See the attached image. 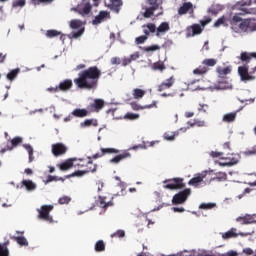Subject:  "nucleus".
<instances>
[{
	"label": "nucleus",
	"mask_w": 256,
	"mask_h": 256,
	"mask_svg": "<svg viewBox=\"0 0 256 256\" xmlns=\"http://www.w3.org/2000/svg\"><path fill=\"white\" fill-rule=\"evenodd\" d=\"M21 70L19 68H16L14 70H11L8 74H7V79L8 81H13L18 75H19V72Z\"/></svg>",
	"instance_id": "nucleus-44"
},
{
	"label": "nucleus",
	"mask_w": 256,
	"mask_h": 256,
	"mask_svg": "<svg viewBox=\"0 0 256 256\" xmlns=\"http://www.w3.org/2000/svg\"><path fill=\"white\" fill-rule=\"evenodd\" d=\"M214 207H217V204L215 203H202L199 206V209H204V210H208V209H213Z\"/></svg>",
	"instance_id": "nucleus-51"
},
{
	"label": "nucleus",
	"mask_w": 256,
	"mask_h": 256,
	"mask_svg": "<svg viewBox=\"0 0 256 256\" xmlns=\"http://www.w3.org/2000/svg\"><path fill=\"white\" fill-rule=\"evenodd\" d=\"M252 57H254L256 59V53L242 52L238 59H240V61H242V63H250Z\"/></svg>",
	"instance_id": "nucleus-29"
},
{
	"label": "nucleus",
	"mask_w": 256,
	"mask_h": 256,
	"mask_svg": "<svg viewBox=\"0 0 256 256\" xmlns=\"http://www.w3.org/2000/svg\"><path fill=\"white\" fill-rule=\"evenodd\" d=\"M225 24V16H222L220 18H218L215 23H214V27H221V25Z\"/></svg>",
	"instance_id": "nucleus-60"
},
{
	"label": "nucleus",
	"mask_w": 256,
	"mask_h": 256,
	"mask_svg": "<svg viewBox=\"0 0 256 256\" xmlns=\"http://www.w3.org/2000/svg\"><path fill=\"white\" fill-rule=\"evenodd\" d=\"M84 175H87L86 170H78V171H75L74 173L70 174L67 177H83Z\"/></svg>",
	"instance_id": "nucleus-54"
},
{
	"label": "nucleus",
	"mask_w": 256,
	"mask_h": 256,
	"mask_svg": "<svg viewBox=\"0 0 256 256\" xmlns=\"http://www.w3.org/2000/svg\"><path fill=\"white\" fill-rule=\"evenodd\" d=\"M72 88H73V80L71 79H66L64 81H61L58 84V89L62 93H67V91H71Z\"/></svg>",
	"instance_id": "nucleus-18"
},
{
	"label": "nucleus",
	"mask_w": 256,
	"mask_h": 256,
	"mask_svg": "<svg viewBox=\"0 0 256 256\" xmlns=\"http://www.w3.org/2000/svg\"><path fill=\"white\" fill-rule=\"evenodd\" d=\"M68 148L63 143L52 144V154L54 157H61L67 153Z\"/></svg>",
	"instance_id": "nucleus-12"
},
{
	"label": "nucleus",
	"mask_w": 256,
	"mask_h": 256,
	"mask_svg": "<svg viewBox=\"0 0 256 256\" xmlns=\"http://www.w3.org/2000/svg\"><path fill=\"white\" fill-rule=\"evenodd\" d=\"M86 174L87 173H95V171H97V164L93 163V160H91V157H88V162L86 164Z\"/></svg>",
	"instance_id": "nucleus-31"
},
{
	"label": "nucleus",
	"mask_w": 256,
	"mask_h": 256,
	"mask_svg": "<svg viewBox=\"0 0 256 256\" xmlns=\"http://www.w3.org/2000/svg\"><path fill=\"white\" fill-rule=\"evenodd\" d=\"M105 19H111V14L105 10L99 12L97 16L92 20V25H100Z\"/></svg>",
	"instance_id": "nucleus-13"
},
{
	"label": "nucleus",
	"mask_w": 256,
	"mask_h": 256,
	"mask_svg": "<svg viewBox=\"0 0 256 256\" xmlns=\"http://www.w3.org/2000/svg\"><path fill=\"white\" fill-rule=\"evenodd\" d=\"M111 237H119V238H123L125 237V230H118L116 232H114L113 234H111Z\"/></svg>",
	"instance_id": "nucleus-61"
},
{
	"label": "nucleus",
	"mask_w": 256,
	"mask_h": 256,
	"mask_svg": "<svg viewBox=\"0 0 256 256\" xmlns=\"http://www.w3.org/2000/svg\"><path fill=\"white\" fill-rule=\"evenodd\" d=\"M8 245L9 241L0 243V256H9V248L7 247Z\"/></svg>",
	"instance_id": "nucleus-38"
},
{
	"label": "nucleus",
	"mask_w": 256,
	"mask_h": 256,
	"mask_svg": "<svg viewBox=\"0 0 256 256\" xmlns=\"http://www.w3.org/2000/svg\"><path fill=\"white\" fill-rule=\"evenodd\" d=\"M107 7L113 13L119 14L120 11H121V7H123V0H110V2L107 5Z\"/></svg>",
	"instance_id": "nucleus-16"
},
{
	"label": "nucleus",
	"mask_w": 256,
	"mask_h": 256,
	"mask_svg": "<svg viewBox=\"0 0 256 256\" xmlns=\"http://www.w3.org/2000/svg\"><path fill=\"white\" fill-rule=\"evenodd\" d=\"M83 33H85V28H80L77 32L72 33V37L74 39H79V37H81V35H83Z\"/></svg>",
	"instance_id": "nucleus-59"
},
{
	"label": "nucleus",
	"mask_w": 256,
	"mask_h": 256,
	"mask_svg": "<svg viewBox=\"0 0 256 256\" xmlns=\"http://www.w3.org/2000/svg\"><path fill=\"white\" fill-rule=\"evenodd\" d=\"M23 147L28 151V162L33 163V161H35V156H33V146L30 144H24Z\"/></svg>",
	"instance_id": "nucleus-36"
},
{
	"label": "nucleus",
	"mask_w": 256,
	"mask_h": 256,
	"mask_svg": "<svg viewBox=\"0 0 256 256\" xmlns=\"http://www.w3.org/2000/svg\"><path fill=\"white\" fill-rule=\"evenodd\" d=\"M216 72L218 73L219 77H225V75H229V73H231V66H227V67H221L218 66L216 68Z\"/></svg>",
	"instance_id": "nucleus-32"
},
{
	"label": "nucleus",
	"mask_w": 256,
	"mask_h": 256,
	"mask_svg": "<svg viewBox=\"0 0 256 256\" xmlns=\"http://www.w3.org/2000/svg\"><path fill=\"white\" fill-rule=\"evenodd\" d=\"M53 209V205H43L40 209H38V219H42V221H48L49 223H53V217L49 215Z\"/></svg>",
	"instance_id": "nucleus-9"
},
{
	"label": "nucleus",
	"mask_w": 256,
	"mask_h": 256,
	"mask_svg": "<svg viewBox=\"0 0 256 256\" xmlns=\"http://www.w3.org/2000/svg\"><path fill=\"white\" fill-rule=\"evenodd\" d=\"M175 85V76H171L170 78L163 81L161 84L157 86L158 93H163V91H167L171 89Z\"/></svg>",
	"instance_id": "nucleus-11"
},
{
	"label": "nucleus",
	"mask_w": 256,
	"mask_h": 256,
	"mask_svg": "<svg viewBox=\"0 0 256 256\" xmlns=\"http://www.w3.org/2000/svg\"><path fill=\"white\" fill-rule=\"evenodd\" d=\"M179 256H238L239 253L236 251L230 250L227 253L224 254H215L211 251L204 250V249H198V250H184L181 252H178Z\"/></svg>",
	"instance_id": "nucleus-3"
},
{
	"label": "nucleus",
	"mask_w": 256,
	"mask_h": 256,
	"mask_svg": "<svg viewBox=\"0 0 256 256\" xmlns=\"http://www.w3.org/2000/svg\"><path fill=\"white\" fill-rule=\"evenodd\" d=\"M52 181H65V179L62 177L57 178V176L48 175L46 183H51Z\"/></svg>",
	"instance_id": "nucleus-56"
},
{
	"label": "nucleus",
	"mask_w": 256,
	"mask_h": 256,
	"mask_svg": "<svg viewBox=\"0 0 256 256\" xmlns=\"http://www.w3.org/2000/svg\"><path fill=\"white\" fill-rule=\"evenodd\" d=\"M237 113H239V110H237L236 112L224 114L222 117V121L224 123H233V121L237 119Z\"/></svg>",
	"instance_id": "nucleus-26"
},
{
	"label": "nucleus",
	"mask_w": 256,
	"mask_h": 256,
	"mask_svg": "<svg viewBox=\"0 0 256 256\" xmlns=\"http://www.w3.org/2000/svg\"><path fill=\"white\" fill-rule=\"evenodd\" d=\"M177 135H179V132H165L163 138L166 141H175V137H177Z\"/></svg>",
	"instance_id": "nucleus-41"
},
{
	"label": "nucleus",
	"mask_w": 256,
	"mask_h": 256,
	"mask_svg": "<svg viewBox=\"0 0 256 256\" xmlns=\"http://www.w3.org/2000/svg\"><path fill=\"white\" fill-rule=\"evenodd\" d=\"M190 11L193 13V3L184 2L180 9H178V15H187Z\"/></svg>",
	"instance_id": "nucleus-21"
},
{
	"label": "nucleus",
	"mask_w": 256,
	"mask_h": 256,
	"mask_svg": "<svg viewBox=\"0 0 256 256\" xmlns=\"http://www.w3.org/2000/svg\"><path fill=\"white\" fill-rule=\"evenodd\" d=\"M207 177V171L196 174L193 178H191L188 182V185L191 187H200L201 183H203V179Z\"/></svg>",
	"instance_id": "nucleus-10"
},
{
	"label": "nucleus",
	"mask_w": 256,
	"mask_h": 256,
	"mask_svg": "<svg viewBox=\"0 0 256 256\" xmlns=\"http://www.w3.org/2000/svg\"><path fill=\"white\" fill-rule=\"evenodd\" d=\"M202 64L204 66H199L198 68L194 69V75H205L207 71H209V67H215L217 65V60L210 58L203 60Z\"/></svg>",
	"instance_id": "nucleus-6"
},
{
	"label": "nucleus",
	"mask_w": 256,
	"mask_h": 256,
	"mask_svg": "<svg viewBox=\"0 0 256 256\" xmlns=\"http://www.w3.org/2000/svg\"><path fill=\"white\" fill-rule=\"evenodd\" d=\"M159 49H161V47L157 44L152 45V46H147L143 48V51H145L146 53H151L153 51H159Z\"/></svg>",
	"instance_id": "nucleus-49"
},
{
	"label": "nucleus",
	"mask_w": 256,
	"mask_h": 256,
	"mask_svg": "<svg viewBox=\"0 0 256 256\" xmlns=\"http://www.w3.org/2000/svg\"><path fill=\"white\" fill-rule=\"evenodd\" d=\"M99 205L102 209H107V207H113L112 202H105V198L99 197Z\"/></svg>",
	"instance_id": "nucleus-48"
},
{
	"label": "nucleus",
	"mask_w": 256,
	"mask_h": 256,
	"mask_svg": "<svg viewBox=\"0 0 256 256\" xmlns=\"http://www.w3.org/2000/svg\"><path fill=\"white\" fill-rule=\"evenodd\" d=\"M12 239H14V241H16L18 245H21V247L29 246V242L27 241V238L23 236H14L12 237Z\"/></svg>",
	"instance_id": "nucleus-37"
},
{
	"label": "nucleus",
	"mask_w": 256,
	"mask_h": 256,
	"mask_svg": "<svg viewBox=\"0 0 256 256\" xmlns=\"http://www.w3.org/2000/svg\"><path fill=\"white\" fill-rule=\"evenodd\" d=\"M80 127L85 129L87 127H99V121L95 118L86 119L80 123Z\"/></svg>",
	"instance_id": "nucleus-23"
},
{
	"label": "nucleus",
	"mask_w": 256,
	"mask_h": 256,
	"mask_svg": "<svg viewBox=\"0 0 256 256\" xmlns=\"http://www.w3.org/2000/svg\"><path fill=\"white\" fill-rule=\"evenodd\" d=\"M147 92L141 88H136L132 91V95L134 97V99H143V97H145V94Z\"/></svg>",
	"instance_id": "nucleus-35"
},
{
	"label": "nucleus",
	"mask_w": 256,
	"mask_h": 256,
	"mask_svg": "<svg viewBox=\"0 0 256 256\" xmlns=\"http://www.w3.org/2000/svg\"><path fill=\"white\" fill-rule=\"evenodd\" d=\"M21 143H23V138L21 137H15L11 140V145L10 147H17L18 145H21Z\"/></svg>",
	"instance_id": "nucleus-52"
},
{
	"label": "nucleus",
	"mask_w": 256,
	"mask_h": 256,
	"mask_svg": "<svg viewBox=\"0 0 256 256\" xmlns=\"http://www.w3.org/2000/svg\"><path fill=\"white\" fill-rule=\"evenodd\" d=\"M151 69L152 71H160V73H163L167 67L163 62H155L151 65Z\"/></svg>",
	"instance_id": "nucleus-33"
},
{
	"label": "nucleus",
	"mask_w": 256,
	"mask_h": 256,
	"mask_svg": "<svg viewBox=\"0 0 256 256\" xmlns=\"http://www.w3.org/2000/svg\"><path fill=\"white\" fill-rule=\"evenodd\" d=\"M103 107H105V101L103 99H95L94 103L90 104L91 111L95 113H99Z\"/></svg>",
	"instance_id": "nucleus-20"
},
{
	"label": "nucleus",
	"mask_w": 256,
	"mask_h": 256,
	"mask_svg": "<svg viewBox=\"0 0 256 256\" xmlns=\"http://www.w3.org/2000/svg\"><path fill=\"white\" fill-rule=\"evenodd\" d=\"M75 161H77V158H70L68 160H66L65 162L61 163L58 165L60 171H69V169H71V167H73V163H75Z\"/></svg>",
	"instance_id": "nucleus-24"
},
{
	"label": "nucleus",
	"mask_w": 256,
	"mask_h": 256,
	"mask_svg": "<svg viewBox=\"0 0 256 256\" xmlns=\"http://www.w3.org/2000/svg\"><path fill=\"white\" fill-rule=\"evenodd\" d=\"M191 127H205V121L204 120H200V119H194V122L192 124H190Z\"/></svg>",
	"instance_id": "nucleus-55"
},
{
	"label": "nucleus",
	"mask_w": 256,
	"mask_h": 256,
	"mask_svg": "<svg viewBox=\"0 0 256 256\" xmlns=\"http://www.w3.org/2000/svg\"><path fill=\"white\" fill-rule=\"evenodd\" d=\"M131 107L133 109V111H141L143 109H153V107H157V102H153L150 105H145V106H141L137 103H131Z\"/></svg>",
	"instance_id": "nucleus-28"
},
{
	"label": "nucleus",
	"mask_w": 256,
	"mask_h": 256,
	"mask_svg": "<svg viewBox=\"0 0 256 256\" xmlns=\"http://www.w3.org/2000/svg\"><path fill=\"white\" fill-rule=\"evenodd\" d=\"M148 37L147 36H139L135 39V43L136 45H143V43H145V41H147Z\"/></svg>",
	"instance_id": "nucleus-58"
},
{
	"label": "nucleus",
	"mask_w": 256,
	"mask_h": 256,
	"mask_svg": "<svg viewBox=\"0 0 256 256\" xmlns=\"http://www.w3.org/2000/svg\"><path fill=\"white\" fill-rule=\"evenodd\" d=\"M94 249H95L96 253H101V252L105 251V242L103 240L97 241Z\"/></svg>",
	"instance_id": "nucleus-42"
},
{
	"label": "nucleus",
	"mask_w": 256,
	"mask_h": 256,
	"mask_svg": "<svg viewBox=\"0 0 256 256\" xmlns=\"http://www.w3.org/2000/svg\"><path fill=\"white\" fill-rule=\"evenodd\" d=\"M253 0H240L234 4L232 9H238L241 11L238 14H235L231 21L230 25L232 29H239V31H242V33H253L255 31V19H244L241 18V15H249L251 13L249 9L245 7H249L251 5Z\"/></svg>",
	"instance_id": "nucleus-1"
},
{
	"label": "nucleus",
	"mask_w": 256,
	"mask_h": 256,
	"mask_svg": "<svg viewBox=\"0 0 256 256\" xmlns=\"http://www.w3.org/2000/svg\"><path fill=\"white\" fill-rule=\"evenodd\" d=\"M72 10H74L75 13H78V15H81V17H90L91 11H93V5L91 2H87V0H82L81 3Z\"/></svg>",
	"instance_id": "nucleus-4"
},
{
	"label": "nucleus",
	"mask_w": 256,
	"mask_h": 256,
	"mask_svg": "<svg viewBox=\"0 0 256 256\" xmlns=\"http://www.w3.org/2000/svg\"><path fill=\"white\" fill-rule=\"evenodd\" d=\"M201 33H203V28L199 24H193L187 28L188 37H195V35H201Z\"/></svg>",
	"instance_id": "nucleus-19"
},
{
	"label": "nucleus",
	"mask_w": 256,
	"mask_h": 256,
	"mask_svg": "<svg viewBox=\"0 0 256 256\" xmlns=\"http://www.w3.org/2000/svg\"><path fill=\"white\" fill-rule=\"evenodd\" d=\"M256 66L249 72V66L243 65L238 67V74L241 81H255Z\"/></svg>",
	"instance_id": "nucleus-5"
},
{
	"label": "nucleus",
	"mask_w": 256,
	"mask_h": 256,
	"mask_svg": "<svg viewBox=\"0 0 256 256\" xmlns=\"http://www.w3.org/2000/svg\"><path fill=\"white\" fill-rule=\"evenodd\" d=\"M59 36H60V39H63V34L57 30H47L46 32V37H48V39H53V37H59Z\"/></svg>",
	"instance_id": "nucleus-39"
},
{
	"label": "nucleus",
	"mask_w": 256,
	"mask_h": 256,
	"mask_svg": "<svg viewBox=\"0 0 256 256\" xmlns=\"http://www.w3.org/2000/svg\"><path fill=\"white\" fill-rule=\"evenodd\" d=\"M211 181H227V173L225 172H219L216 174V176L214 178L211 179Z\"/></svg>",
	"instance_id": "nucleus-43"
},
{
	"label": "nucleus",
	"mask_w": 256,
	"mask_h": 256,
	"mask_svg": "<svg viewBox=\"0 0 256 256\" xmlns=\"http://www.w3.org/2000/svg\"><path fill=\"white\" fill-rule=\"evenodd\" d=\"M189 195H191V190L189 188L178 192L172 198L173 205H183V203H185V201H187V199L189 198Z\"/></svg>",
	"instance_id": "nucleus-8"
},
{
	"label": "nucleus",
	"mask_w": 256,
	"mask_h": 256,
	"mask_svg": "<svg viewBox=\"0 0 256 256\" xmlns=\"http://www.w3.org/2000/svg\"><path fill=\"white\" fill-rule=\"evenodd\" d=\"M27 5L26 0H13L12 7L13 9H23Z\"/></svg>",
	"instance_id": "nucleus-40"
},
{
	"label": "nucleus",
	"mask_w": 256,
	"mask_h": 256,
	"mask_svg": "<svg viewBox=\"0 0 256 256\" xmlns=\"http://www.w3.org/2000/svg\"><path fill=\"white\" fill-rule=\"evenodd\" d=\"M140 55L139 52H135L134 54H131L130 57H124L122 58V66L127 67V65H131L133 61H137L139 59Z\"/></svg>",
	"instance_id": "nucleus-22"
},
{
	"label": "nucleus",
	"mask_w": 256,
	"mask_h": 256,
	"mask_svg": "<svg viewBox=\"0 0 256 256\" xmlns=\"http://www.w3.org/2000/svg\"><path fill=\"white\" fill-rule=\"evenodd\" d=\"M129 157H131V153L129 152H123L117 156H115L114 158L110 159V163H114L115 165L121 163V161H123L124 159H129Z\"/></svg>",
	"instance_id": "nucleus-25"
},
{
	"label": "nucleus",
	"mask_w": 256,
	"mask_h": 256,
	"mask_svg": "<svg viewBox=\"0 0 256 256\" xmlns=\"http://www.w3.org/2000/svg\"><path fill=\"white\" fill-rule=\"evenodd\" d=\"M255 217V215L246 214L245 216L236 218V221L240 223V225H251L252 223H256Z\"/></svg>",
	"instance_id": "nucleus-15"
},
{
	"label": "nucleus",
	"mask_w": 256,
	"mask_h": 256,
	"mask_svg": "<svg viewBox=\"0 0 256 256\" xmlns=\"http://www.w3.org/2000/svg\"><path fill=\"white\" fill-rule=\"evenodd\" d=\"M70 27L71 29H81L83 27V21L77 19L71 20Z\"/></svg>",
	"instance_id": "nucleus-45"
},
{
	"label": "nucleus",
	"mask_w": 256,
	"mask_h": 256,
	"mask_svg": "<svg viewBox=\"0 0 256 256\" xmlns=\"http://www.w3.org/2000/svg\"><path fill=\"white\" fill-rule=\"evenodd\" d=\"M226 159H228V162L219 163L221 167H233V165H237L241 159V156L239 154H232V156Z\"/></svg>",
	"instance_id": "nucleus-17"
},
{
	"label": "nucleus",
	"mask_w": 256,
	"mask_h": 256,
	"mask_svg": "<svg viewBox=\"0 0 256 256\" xmlns=\"http://www.w3.org/2000/svg\"><path fill=\"white\" fill-rule=\"evenodd\" d=\"M164 189H170L171 191L175 189H185L183 178H173V179L165 180Z\"/></svg>",
	"instance_id": "nucleus-7"
},
{
	"label": "nucleus",
	"mask_w": 256,
	"mask_h": 256,
	"mask_svg": "<svg viewBox=\"0 0 256 256\" xmlns=\"http://www.w3.org/2000/svg\"><path fill=\"white\" fill-rule=\"evenodd\" d=\"M147 4L150 5L151 8H154L156 10L159 9V3L157 0H147Z\"/></svg>",
	"instance_id": "nucleus-62"
},
{
	"label": "nucleus",
	"mask_w": 256,
	"mask_h": 256,
	"mask_svg": "<svg viewBox=\"0 0 256 256\" xmlns=\"http://www.w3.org/2000/svg\"><path fill=\"white\" fill-rule=\"evenodd\" d=\"M101 69L97 66H91L78 74V78L74 79L75 85L78 89H87L91 91L99 85V79H101Z\"/></svg>",
	"instance_id": "nucleus-2"
},
{
	"label": "nucleus",
	"mask_w": 256,
	"mask_h": 256,
	"mask_svg": "<svg viewBox=\"0 0 256 256\" xmlns=\"http://www.w3.org/2000/svg\"><path fill=\"white\" fill-rule=\"evenodd\" d=\"M100 151H102L103 155H111V154H117L119 153V150L115 149V148H101Z\"/></svg>",
	"instance_id": "nucleus-47"
},
{
	"label": "nucleus",
	"mask_w": 256,
	"mask_h": 256,
	"mask_svg": "<svg viewBox=\"0 0 256 256\" xmlns=\"http://www.w3.org/2000/svg\"><path fill=\"white\" fill-rule=\"evenodd\" d=\"M124 119L126 121H136V119H139V114L128 112L124 115Z\"/></svg>",
	"instance_id": "nucleus-46"
},
{
	"label": "nucleus",
	"mask_w": 256,
	"mask_h": 256,
	"mask_svg": "<svg viewBox=\"0 0 256 256\" xmlns=\"http://www.w3.org/2000/svg\"><path fill=\"white\" fill-rule=\"evenodd\" d=\"M208 13H210V15H217L219 13V11L217 10V8H215V6H211L210 8H208Z\"/></svg>",
	"instance_id": "nucleus-64"
},
{
	"label": "nucleus",
	"mask_w": 256,
	"mask_h": 256,
	"mask_svg": "<svg viewBox=\"0 0 256 256\" xmlns=\"http://www.w3.org/2000/svg\"><path fill=\"white\" fill-rule=\"evenodd\" d=\"M147 29L149 30L150 33H155L157 31V27L153 23H148Z\"/></svg>",
	"instance_id": "nucleus-63"
},
{
	"label": "nucleus",
	"mask_w": 256,
	"mask_h": 256,
	"mask_svg": "<svg viewBox=\"0 0 256 256\" xmlns=\"http://www.w3.org/2000/svg\"><path fill=\"white\" fill-rule=\"evenodd\" d=\"M73 117H78L79 119H83V117H87L89 115V111L83 108H76L72 111Z\"/></svg>",
	"instance_id": "nucleus-27"
},
{
	"label": "nucleus",
	"mask_w": 256,
	"mask_h": 256,
	"mask_svg": "<svg viewBox=\"0 0 256 256\" xmlns=\"http://www.w3.org/2000/svg\"><path fill=\"white\" fill-rule=\"evenodd\" d=\"M245 237L247 236V234L240 232L237 233V228H231L230 230H228L225 233H222V239L227 240V239H235L236 237Z\"/></svg>",
	"instance_id": "nucleus-14"
},
{
	"label": "nucleus",
	"mask_w": 256,
	"mask_h": 256,
	"mask_svg": "<svg viewBox=\"0 0 256 256\" xmlns=\"http://www.w3.org/2000/svg\"><path fill=\"white\" fill-rule=\"evenodd\" d=\"M171 27L167 22H162L159 27L156 29V37H161V33H167Z\"/></svg>",
	"instance_id": "nucleus-30"
},
{
	"label": "nucleus",
	"mask_w": 256,
	"mask_h": 256,
	"mask_svg": "<svg viewBox=\"0 0 256 256\" xmlns=\"http://www.w3.org/2000/svg\"><path fill=\"white\" fill-rule=\"evenodd\" d=\"M58 203L60 205H69V203H71V197L63 196L59 198Z\"/></svg>",
	"instance_id": "nucleus-53"
},
{
	"label": "nucleus",
	"mask_w": 256,
	"mask_h": 256,
	"mask_svg": "<svg viewBox=\"0 0 256 256\" xmlns=\"http://www.w3.org/2000/svg\"><path fill=\"white\" fill-rule=\"evenodd\" d=\"M244 155L246 157H251V155H256V145L253 146L251 149L244 151Z\"/></svg>",
	"instance_id": "nucleus-57"
},
{
	"label": "nucleus",
	"mask_w": 256,
	"mask_h": 256,
	"mask_svg": "<svg viewBox=\"0 0 256 256\" xmlns=\"http://www.w3.org/2000/svg\"><path fill=\"white\" fill-rule=\"evenodd\" d=\"M155 11H157L156 8H151V7L146 8V10H145V12H144V17H145L146 19H149V17H153Z\"/></svg>",
	"instance_id": "nucleus-50"
},
{
	"label": "nucleus",
	"mask_w": 256,
	"mask_h": 256,
	"mask_svg": "<svg viewBox=\"0 0 256 256\" xmlns=\"http://www.w3.org/2000/svg\"><path fill=\"white\" fill-rule=\"evenodd\" d=\"M22 185L27 189V191H35L37 189V184L31 180H23Z\"/></svg>",
	"instance_id": "nucleus-34"
}]
</instances>
